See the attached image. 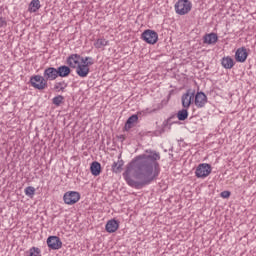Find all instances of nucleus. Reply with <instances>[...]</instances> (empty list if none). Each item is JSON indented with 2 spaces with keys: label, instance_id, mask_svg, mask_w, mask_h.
<instances>
[{
  "label": "nucleus",
  "instance_id": "f257e3e1",
  "mask_svg": "<svg viewBox=\"0 0 256 256\" xmlns=\"http://www.w3.org/2000/svg\"><path fill=\"white\" fill-rule=\"evenodd\" d=\"M161 153L147 149L144 154L136 156L128 163L123 177L126 183L134 189H143L151 185L161 173Z\"/></svg>",
  "mask_w": 256,
  "mask_h": 256
},
{
  "label": "nucleus",
  "instance_id": "f03ea898",
  "mask_svg": "<svg viewBox=\"0 0 256 256\" xmlns=\"http://www.w3.org/2000/svg\"><path fill=\"white\" fill-rule=\"evenodd\" d=\"M57 77H59L57 68L48 67L44 70L43 76H31L29 83L34 89H38V91H43V89H47V81H55Z\"/></svg>",
  "mask_w": 256,
  "mask_h": 256
},
{
  "label": "nucleus",
  "instance_id": "7ed1b4c3",
  "mask_svg": "<svg viewBox=\"0 0 256 256\" xmlns=\"http://www.w3.org/2000/svg\"><path fill=\"white\" fill-rule=\"evenodd\" d=\"M193 4L189 0H178L174 6L177 15H187L191 11Z\"/></svg>",
  "mask_w": 256,
  "mask_h": 256
},
{
  "label": "nucleus",
  "instance_id": "20e7f679",
  "mask_svg": "<svg viewBox=\"0 0 256 256\" xmlns=\"http://www.w3.org/2000/svg\"><path fill=\"white\" fill-rule=\"evenodd\" d=\"M141 39L148 43V45H155L157 41H159V34H157L154 30L147 29L141 34Z\"/></svg>",
  "mask_w": 256,
  "mask_h": 256
},
{
  "label": "nucleus",
  "instance_id": "39448f33",
  "mask_svg": "<svg viewBox=\"0 0 256 256\" xmlns=\"http://www.w3.org/2000/svg\"><path fill=\"white\" fill-rule=\"evenodd\" d=\"M211 171V166L207 163H203L197 166L195 175L198 179H205V177H209V175H211Z\"/></svg>",
  "mask_w": 256,
  "mask_h": 256
},
{
  "label": "nucleus",
  "instance_id": "423d86ee",
  "mask_svg": "<svg viewBox=\"0 0 256 256\" xmlns=\"http://www.w3.org/2000/svg\"><path fill=\"white\" fill-rule=\"evenodd\" d=\"M81 199V194L77 191L66 192L63 196L64 203L66 205H75Z\"/></svg>",
  "mask_w": 256,
  "mask_h": 256
},
{
  "label": "nucleus",
  "instance_id": "0eeeda50",
  "mask_svg": "<svg viewBox=\"0 0 256 256\" xmlns=\"http://www.w3.org/2000/svg\"><path fill=\"white\" fill-rule=\"evenodd\" d=\"M193 99H195V91L188 89L181 97L182 107L184 109H189L191 103H193Z\"/></svg>",
  "mask_w": 256,
  "mask_h": 256
},
{
  "label": "nucleus",
  "instance_id": "6e6552de",
  "mask_svg": "<svg viewBox=\"0 0 256 256\" xmlns=\"http://www.w3.org/2000/svg\"><path fill=\"white\" fill-rule=\"evenodd\" d=\"M47 245L49 249L57 251L63 247V242H61V238L58 236H49L47 239Z\"/></svg>",
  "mask_w": 256,
  "mask_h": 256
},
{
  "label": "nucleus",
  "instance_id": "1a4fd4ad",
  "mask_svg": "<svg viewBox=\"0 0 256 256\" xmlns=\"http://www.w3.org/2000/svg\"><path fill=\"white\" fill-rule=\"evenodd\" d=\"M82 57L79 54H71L66 59V64L70 67V69H77L79 65H81Z\"/></svg>",
  "mask_w": 256,
  "mask_h": 256
},
{
  "label": "nucleus",
  "instance_id": "9d476101",
  "mask_svg": "<svg viewBox=\"0 0 256 256\" xmlns=\"http://www.w3.org/2000/svg\"><path fill=\"white\" fill-rule=\"evenodd\" d=\"M247 57H249V53H247V49L245 47L237 49L235 53V60L238 63H245V61H247Z\"/></svg>",
  "mask_w": 256,
  "mask_h": 256
},
{
  "label": "nucleus",
  "instance_id": "9b49d317",
  "mask_svg": "<svg viewBox=\"0 0 256 256\" xmlns=\"http://www.w3.org/2000/svg\"><path fill=\"white\" fill-rule=\"evenodd\" d=\"M194 103L198 109L205 107V105H207V95H205L203 92H197Z\"/></svg>",
  "mask_w": 256,
  "mask_h": 256
},
{
  "label": "nucleus",
  "instance_id": "f8f14e48",
  "mask_svg": "<svg viewBox=\"0 0 256 256\" xmlns=\"http://www.w3.org/2000/svg\"><path fill=\"white\" fill-rule=\"evenodd\" d=\"M90 71H91V69L88 68V66L83 63L78 65V67L76 68V73H77L78 77H82V79L87 77L89 75Z\"/></svg>",
  "mask_w": 256,
  "mask_h": 256
},
{
  "label": "nucleus",
  "instance_id": "ddd939ff",
  "mask_svg": "<svg viewBox=\"0 0 256 256\" xmlns=\"http://www.w3.org/2000/svg\"><path fill=\"white\" fill-rule=\"evenodd\" d=\"M204 39V43H206L207 45H215V43H217V41H219V36H217L216 33H210V34H206L203 37Z\"/></svg>",
  "mask_w": 256,
  "mask_h": 256
},
{
  "label": "nucleus",
  "instance_id": "4468645a",
  "mask_svg": "<svg viewBox=\"0 0 256 256\" xmlns=\"http://www.w3.org/2000/svg\"><path fill=\"white\" fill-rule=\"evenodd\" d=\"M119 229V222L115 219L109 220L106 223V231L107 233H115Z\"/></svg>",
  "mask_w": 256,
  "mask_h": 256
},
{
  "label": "nucleus",
  "instance_id": "2eb2a0df",
  "mask_svg": "<svg viewBox=\"0 0 256 256\" xmlns=\"http://www.w3.org/2000/svg\"><path fill=\"white\" fill-rule=\"evenodd\" d=\"M58 71V77H69L71 75V67L62 65L56 68Z\"/></svg>",
  "mask_w": 256,
  "mask_h": 256
},
{
  "label": "nucleus",
  "instance_id": "dca6fc26",
  "mask_svg": "<svg viewBox=\"0 0 256 256\" xmlns=\"http://www.w3.org/2000/svg\"><path fill=\"white\" fill-rule=\"evenodd\" d=\"M139 121V116L137 114H133L130 116L124 126L125 131H129V129H133V124Z\"/></svg>",
  "mask_w": 256,
  "mask_h": 256
},
{
  "label": "nucleus",
  "instance_id": "f3484780",
  "mask_svg": "<svg viewBox=\"0 0 256 256\" xmlns=\"http://www.w3.org/2000/svg\"><path fill=\"white\" fill-rule=\"evenodd\" d=\"M221 65L224 67V69H233L235 66V61L229 56L223 57L221 60Z\"/></svg>",
  "mask_w": 256,
  "mask_h": 256
},
{
  "label": "nucleus",
  "instance_id": "a211bd4d",
  "mask_svg": "<svg viewBox=\"0 0 256 256\" xmlns=\"http://www.w3.org/2000/svg\"><path fill=\"white\" fill-rule=\"evenodd\" d=\"M90 171L91 174L94 175V177H98V175H101V163L94 161L90 165Z\"/></svg>",
  "mask_w": 256,
  "mask_h": 256
},
{
  "label": "nucleus",
  "instance_id": "6ab92c4d",
  "mask_svg": "<svg viewBox=\"0 0 256 256\" xmlns=\"http://www.w3.org/2000/svg\"><path fill=\"white\" fill-rule=\"evenodd\" d=\"M41 9V2L39 0H32L29 4L28 11L30 13H37Z\"/></svg>",
  "mask_w": 256,
  "mask_h": 256
},
{
  "label": "nucleus",
  "instance_id": "aec40b11",
  "mask_svg": "<svg viewBox=\"0 0 256 256\" xmlns=\"http://www.w3.org/2000/svg\"><path fill=\"white\" fill-rule=\"evenodd\" d=\"M123 165H125V162H123V160H118L117 162H114L112 164L113 173H121V171H123Z\"/></svg>",
  "mask_w": 256,
  "mask_h": 256
},
{
  "label": "nucleus",
  "instance_id": "412c9836",
  "mask_svg": "<svg viewBox=\"0 0 256 256\" xmlns=\"http://www.w3.org/2000/svg\"><path fill=\"white\" fill-rule=\"evenodd\" d=\"M189 108H183L182 110L178 111L177 119L178 121H185L189 117Z\"/></svg>",
  "mask_w": 256,
  "mask_h": 256
},
{
  "label": "nucleus",
  "instance_id": "4be33fe9",
  "mask_svg": "<svg viewBox=\"0 0 256 256\" xmlns=\"http://www.w3.org/2000/svg\"><path fill=\"white\" fill-rule=\"evenodd\" d=\"M67 82L61 81V82H56L54 84V91H61L62 93L65 92V89H67Z\"/></svg>",
  "mask_w": 256,
  "mask_h": 256
},
{
  "label": "nucleus",
  "instance_id": "5701e85b",
  "mask_svg": "<svg viewBox=\"0 0 256 256\" xmlns=\"http://www.w3.org/2000/svg\"><path fill=\"white\" fill-rule=\"evenodd\" d=\"M81 63L86 65V67H91V65H95V59H93V57H82L81 58Z\"/></svg>",
  "mask_w": 256,
  "mask_h": 256
},
{
  "label": "nucleus",
  "instance_id": "b1692460",
  "mask_svg": "<svg viewBox=\"0 0 256 256\" xmlns=\"http://www.w3.org/2000/svg\"><path fill=\"white\" fill-rule=\"evenodd\" d=\"M63 101H65V97H63L62 95H58L52 99V103L56 107H60Z\"/></svg>",
  "mask_w": 256,
  "mask_h": 256
},
{
  "label": "nucleus",
  "instance_id": "393cba45",
  "mask_svg": "<svg viewBox=\"0 0 256 256\" xmlns=\"http://www.w3.org/2000/svg\"><path fill=\"white\" fill-rule=\"evenodd\" d=\"M109 41L101 38L98 39L95 43H94V47H96V49H101V47H106V45H108Z\"/></svg>",
  "mask_w": 256,
  "mask_h": 256
},
{
  "label": "nucleus",
  "instance_id": "a878e982",
  "mask_svg": "<svg viewBox=\"0 0 256 256\" xmlns=\"http://www.w3.org/2000/svg\"><path fill=\"white\" fill-rule=\"evenodd\" d=\"M29 256H41V249L38 247H32L29 250Z\"/></svg>",
  "mask_w": 256,
  "mask_h": 256
},
{
  "label": "nucleus",
  "instance_id": "bb28decb",
  "mask_svg": "<svg viewBox=\"0 0 256 256\" xmlns=\"http://www.w3.org/2000/svg\"><path fill=\"white\" fill-rule=\"evenodd\" d=\"M25 195H27V197H33V195H35V188L33 186L26 187Z\"/></svg>",
  "mask_w": 256,
  "mask_h": 256
},
{
  "label": "nucleus",
  "instance_id": "cd10ccee",
  "mask_svg": "<svg viewBox=\"0 0 256 256\" xmlns=\"http://www.w3.org/2000/svg\"><path fill=\"white\" fill-rule=\"evenodd\" d=\"M220 197H222V199H229L231 197V191H222Z\"/></svg>",
  "mask_w": 256,
  "mask_h": 256
},
{
  "label": "nucleus",
  "instance_id": "c85d7f7f",
  "mask_svg": "<svg viewBox=\"0 0 256 256\" xmlns=\"http://www.w3.org/2000/svg\"><path fill=\"white\" fill-rule=\"evenodd\" d=\"M0 27H7V20L4 17H0Z\"/></svg>",
  "mask_w": 256,
  "mask_h": 256
},
{
  "label": "nucleus",
  "instance_id": "c756f323",
  "mask_svg": "<svg viewBox=\"0 0 256 256\" xmlns=\"http://www.w3.org/2000/svg\"><path fill=\"white\" fill-rule=\"evenodd\" d=\"M39 83H41V81H36V85H39Z\"/></svg>",
  "mask_w": 256,
  "mask_h": 256
},
{
  "label": "nucleus",
  "instance_id": "7c9ffc66",
  "mask_svg": "<svg viewBox=\"0 0 256 256\" xmlns=\"http://www.w3.org/2000/svg\"><path fill=\"white\" fill-rule=\"evenodd\" d=\"M168 121H171V118H168Z\"/></svg>",
  "mask_w": 256,
  "mask_h": 256
}]
</instances>
